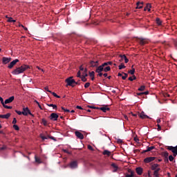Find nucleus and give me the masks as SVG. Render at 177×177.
<instances>
[{
    "mask_svg": "<svg viewBox=\"0 0 177 177\" xmlns=\"http://www.w3.org/2000/svg\"><path fill=\"white\" fill-rule=\"evenodd\" d=\"M29 68L28 65H22L21 66H19L15 69L13 71H12V74L14 75H18L19 74L23 73L24 71H26L27 69Z\"/></svg>",
    "mask_w": 177,
    "mask_h": 177,
    "instance_id": "obj_1",
    "label": "nucleus"
},
{
    "mask_svg": "<svg viewBox=\"0 0 177 177\" xmlns=\"http://www.w3.org/2000/svg\"><path fill=\"white\" fill-rule=\"evenodd\" d=\"M67 167L71 169H75L78 167V162L77 160L71 161L69 164L64 167V168Z\"/></svg>",
    "mask_w": 177,
    "mask_h": 177,
    "instance_id": "obj_2",
    "label": "nucleus"
},
{
    "mask_svg": "<svg viewBox=\"0 0 177 177\" xmlns=\"http://www.w3.org/2000/svg\"><path fill=\"white\" fill-rule=\"evenodd\" d=\"M136 42L140 44L141 46L149 44V40L147 39H144L142 37H136Z\"/></svg>",
    "mask_w": 177,
    "mask_h": 177,
    "instance_id": "obj_3",
    "label": "nucleus"
},
{
    "mask_svg": "<svg viewBox=\"0 0 177 177\" xmlns=\"http://www.w3.org/2000/svg\"><path fill=\"white\" fill-rule=\"evenodd\" d=\"M65 82L67 83L66 86H75L74 84L75 83V80H73V77H68L66 80H65Z\"/></svg>",
    "mask_w": 177,
    "mask_h": 177,
    "instance_id": "obj_4",
    "label": "nucleus"
},
{
    "mask_svg": "<svg viewBox=\"0 0 177 177\" xmlns=\"http://www.w3.org/2000/svg\"><path fill=\"white\" fill-rule=\"evenodd\" d=\"M167 150L171 151L174 157L177 156V145L176 147H167Z\"/></svg>",
    "mask_w": 177,
    "mask_h": 177,
    "instance_id": "obj_5",
    "label": "nucleus"
},
{
    "mask_svg": "<svg viewBox=\"0 0 177 177\" xmlns=\"http://www.w3.org/2000/svg\"><path fill=\"white\" fill-rule=\"evenodd\" d=\"M40 138L42 139V140H48V139H51L52 140H54L55 142L57 141L56 138L55 137L53 136H44L42 134H40Z\"/></svg>",
    "mask_w": 177,
    "mask_h": 177,
    "instance_id": "obj_6",
    "label": "nucleus"
},
{
    "mask_svg": "<svg viewBox=\"0 0 177 177\" xmlns=\"http://www.w3.org/2000/svg\"><path fill=\"white\" fill-rule=\"evenodd\" d=\"M49 118L52 121L55 122L59 118V115H57L56 113H52L51 115H50Z\"/></svg>",
    "mask_w": 177,
    "mask_h": 177,
    "instance_id": "obj_7",
    "label": "nucleus"
},
{
    "mask_svg": "<svg viewBox=\"0 0 177 177\" xmlns=\"http://www.w3.org/2000/svg\"><path fill=\"white\" fill-rule=\"evenodd\" d=\"M97 109L102 111L103 113H107V111H110L109 105H104L103 106L97 107Z\"/></svg>",
    "mask_w": 177,
    "mask_h": 177,
    "instance_id": "obj_8",
    "label": "nucleus"
},
{
    "mask_svg": "<svg viewBox=\"0 0 177 177\" xmlns=\"http://www.w3.org/2000/svg\"><path fill=\"white\" fill-rule=\"evenodd\" d=\"M19 62V59H14L13 61L10 62L8 65V68L10 69L12 68L16 65V64L18 63Z\"/></svg>",
    "mask_w": 177,
    "mask_h": 177,
    "instance_id": "obj_9",
    "label": "nucleus"
},
{
    "mask_svg": "<svg viewBox=\"0 0 177 177\" xmlns=\"http://www.w3.org/2000/svg\"><path fill=\"white\" fill-rule=\"evenodd\" d=\"M154 160H156V157H148L144 159V162L148 164L149 162H153Z\"/></svg>",
    "mask_w": 177,
    "mask_h": 177,
    "instance_id": "obj_10",
    "label": "nucleus"
},
{
    "mask_svg": "<svg viewBox=\"0 0 177 177\" xmlns=\"http://www.w3.org/2000/svg\"><path fill=\"white\" fill-rule=\"evenodd\" d=\"M75 136H77V138L78 139H80V140H84V134H82L80 131H75Z\"/></svg>",
    "mask_w": 177,
    "mask_h": 177,
    "instance_id": "obj_11",
    "label": "nucleus"
},
{
    "mask_svg": "<svg viewBox=\"0 0 177 177\" xmlns=\"http://www.w3.org/2000/svg\"><path fill=\"white\" fill-rule=\"evenodd\" d=\"M99 66V61H91L90 67L95 68Z\"/></svg>",
    "mask_w": 177,
    "mask_h": 177,
    "instance_id": "obj_12",
    "label": "nucleus"
},
{
    "mask_svg": "<svg viewBox=\"0 0 177 177\" xmlns=\"http://www.w3.org/2000/svg\"><path fill=\"white\" fill-rule=\"evenodd\" d=\"M152 171H153L154 177H159V172L161 171L160 167L156 169H152Z\"/></svg>",
    "mask_w": 177,
    "mask_h": 177,
    "instance_id": "obj_13",
    "label": "nucleus"
},
{
    "mask_svg": "<svg viewBox=\"0 0 177 177\" xmlns=\"http://www.w3.org/2000/svg\"><path fill=\"white\" fill-rule=\"evenodd\" d=\"M136 172L137 175L141 176L143 173V169L140 167H136Z\"/></svg>",
    "mask_w": 177,
    "mask_h": 177,
    "instance_id": "obj_14",
    "label": "nucleus"
},
{
    "mask_svg": "<svg viewBox=\"0 0 177 177\" xmlns=\"http://www.w3.org/2000/svg\"><path fill=\"white\" fill-rule=\"evenodd\" d=\"M22 113H26L27 115L29 114L30 115L34 117V115L31 113L30 110H29L28 107H24Z\"/></svg>",
    "mask_w": 177,
    "mask_h": 177,
    "instance_id": "obj_15",
    "label": "nucleus"
},
{
    "mask_svg": "<svg viewBox=\"0 0 177 177\" xmlns=\"http://www.w3.org/2000/svg\"><path fill=\"white\" fill-rule=\"evenodd\" d=\"M159 168H160V165H158L157 163H154L151 165V170H156Z\"/></svg>",
    "mask_w": 177,
    "mask_h": 177,
    "instance_id": "obj_16",
    "label": "nucleus"
},
{
    "mask_svg": "<svg viewBox=\"0 0 177 177\" xmlns=\"http://www.w3.org/2000/svg\"><path fill=\"white\" fill-rule=\"evenodd\" d=\"M15 97L11 96L8 99H6V101H4L5 104H8L9 103H11L12 102L14 101Z\"/></svg>",
    "mask_w": 177,
    "mask_h": 177,
    "instance_id": "obj_17",
    "label": "nucleus"
},
{
    "mask_svg": "<svg viewBox=\"0 0 177 177\" xmlns=\"http://www.w3.org/2000/svg\"><path fill=\"white\" fill-rule=\"evenodd\" d=\"M139 117H140L141 119L150 118L147 115H145V113H144V111H142L140 114H139Z\"/></svg>",
    "mask_w": 177,
    "mask_h": 177,
    "instance_id": "obj_18",
    "label": "nucleus"
},
{
    "mask_svg": "<svg viewBox=\"0 0 177 177\" xmlns=\"http://www.w3.org/2000/svg\"><path fill=\"white\" fill-rule=\"evenodd\" d=\"M11 61L10 57H3V64H8Z\"/></svg>",
    "mask_w": 177,
    "mask_h": 177,
    "instance_id": "obj_19",
    "label": "nucleus"
},
{
    "mask_svg": "<svg viewBox=\"0 0 177 177\" xmlns=\"http://www.w3.org/2000/svg\"><path fill=\"white\" fill-rule=\"evenodd\" d=\"M143 7V2L142 1H138L136 3V9H142Z\"/></svg>",
    "mask_w": 177,
    "mask_h": 177,
    "instance_id": "obj_20",
    "label": "nucleus"
},
{
    "mask_svg": "<svg viewBox=\"0 0 177 177\" xmlns=\"http://www.w3.org/2000/svg\"><path fill=\"white\" fill-rule=\"evenodd\" d=\"M102 71H104V67L102 66H97V68H96L95 69L96 73H102Z\"/></svg>",
    "mask_w": 177,
    "mask_h": 177,
    "instance_id": "obj_21",
    "label": "nucleus"
},
{
    "mask_svg": "<svg viewBox=\"0 0 177 177\" xmlns=\"http://www.w3.org/2000/svg\"><path fill=\"white\" fill-rule=\"evenodd\" d=\"M11 114L10 113L6 115H0V118L8 119L10 117Z\"/></svg>",
    "mask_w": 177,
    "mask_h": 177,
    "instance_id": "obj_22",
    "label": "nucleus"
},
{
    "mask_svg": "<svg viewBox=\"0 0 177 177\" xmlns=\"http://www.w3.org/2000/svg\"><path fill=\"white\" fill-rule=\"evenodd\" d=\"M151 6L150 3H147L145 8H144V11L148 10V12L151 11Z\"/></svg>",
    "mask_w": 177,
    "mask_h": 177,
    "instance_id": "obj_23",
    "label": "nucleus"
},
{
    "mask_svg": "<svg viewBox=\"0 0 177 177\" xmlns=\"http://www.w3.org/2000/svg\"><path fill=\"white\" fill-rule=\"evenodd\" d=\"M102 154H103V156H106L109 157L111 156V153L109 150H104Z\"/></svg>",
    "mask_w": 177,
    "mask_h": 177,
    "instance_id": "obj_24",
    "label": "nucleus"
},
{
    "mask_svg": "<svg viewBox=\"0 0 177 177\" xmlns=\"http://www.w3.org/2000/svg\"><path fill=\"white\" fill-rule=\"evenodd\" d=\"M120 58H121L122 60H124L126 64H127V63L129 62V59H128V58L126 57V55H120Z\"/></svg>",
    "mask_w": 177,
    "mask_h": 177,
    "instance_id": "obj_25",
    "label": "nucleus"
},
{
    "mask_svg": "<svg viewBox=\"0 0 177 177\" xmlns=\"http://www.w3.org/2000/svg\"><path fill=\"white\" fill-rule=\"evenodd\" d=\"M15 112L17 113V114L21 115V114L24 115V116H27V113L26 112H23V111H15Z\"/></svg>",
    "mask_w": 177,
    "mask_h": 177,
    "instance_id": "obj_26",
    "label": "nucleus"
},
{
    "mask_svg": "<svg viewBox=\"0 0 177 177\" xmlns=\"http://www.w3.org/2000/svg\"><path fill=\"white\" fill-rule=\"evenodd\" d=\"M88 75H90V77H91V80L92 81H94V80H95V72L94 71H92V72H90L89 73H88Z\"/></svg>",
    "mask_w": 177,
    "mask_h": 177,
    "instance_id": "obj_27",
    "label": "nucleus"
},
{
    "mask_svg": "<svg viewBox=\"0 0 177 177\" xmlns=\"http://www.w3.org/2000/svg\"><path fill=\"white\" fill-rule=\"evenodd\" d=\"M35 161L37 164H41L42 163V161L41 160V159H39L37 156H35Z\"/></svg>",
    "mask_w": 177,
    "mask_h": 177,
    "instance_id": "obj_28",
    "label": "nucleus"
},
{
    "mask_svg": "<svg viewBox=\"0 0 177 177\" xmlns=\"http://www.w3.org/2000/svg\"><path fill=\"white\" fill-rule=\"evenodd\" d=\"M111 71V67L110 66H105L104 67V72H109Z\"/></svg>",
    "mask_w": 177,
    "mask_h": 177,
    "instance_id": "obj_29",
    "label": "nucleus"
},
{
    "mask_svg": "<svg viewBox=\"0 0 177 177\" xmlns=\"http://www.w3.org/2000/svg\"><path fill=\"white\" fill-rule=\"evenodd\" d=\"M82 77H88L87 68H85L84 71H83Z\"/></svg>",
    "mask_w": 177,
    "mask_h": 177,
    "instance_id": "obj_30",
    "label": "nucleus"
},
{
    "mask_svg": "<svg viewBox=\"0 0 177 177\" xmlns=\"http://www.w3.org/2000/svg\"><path fill=\"white\" fill-rule=\"evenodd\" d=\"M41 123H42L43 126H45V127H46L48 124L47 120L46 119H42Z\"/></svg>",
    "mask_w": 177,
    "mask_h": 177,
    "instance_id": "obj_31",
    "label": "nucleus"
},
{
    "mask_svg": "<svg viewBox=\"0 0 177 177\" xmlns=\"http://www.w3.org/2000/svg\"><path fill=\"white\" fill-rule=\"evenodd\" d=\"M126 68V66H124V64H123V63H121V64L119 65V66H118L119 70H122L123 68Z\"/></svg>",
    "mask_w": 177,
    "mask_h": 177,
    "instance_id": "obj_32",
    "label": "nucleus"
},
{
    "mask_svg": "<svg viewBox=\"0 0 177 177\" xmlns=\"http://www.w3.org/2000/svg\"><path fill=\"white\" fill-rule=\"evenodd\" d=\"M146 86L145 85H142L140 87H139L138 91H145Z\"/></svg>",
    "mask_w": 177,
    "mask_h": 177,
    "instance_id": "obj_33",
    "label": "nucleus"
},
{
    "mask_svg": "<svg viewBox=\"0 0 177 177\" xmlns=\"http://www.w3.org/2000/svg\"><path fill=\"white\" fill-rule=\"evenodd\" d=\"M156 147L152 146V147H147V151H151V150H153Z\"/></svg>",
    "mask_w": 177,
    "mask_h": 177,
    "instance_id": "obj_34",
    "label": "nucleus"
},
{
    "mask_svg": "<svg viewBox=\"0 0 177 177\" xmlns=\"http://www.w3.org/2000/svg\"><path fill=\"white\" fill-rule=\"evenodd\" d=\"M135 71H136V69L133 68L131 71H129L128 73L131 74V75H133V74H135Z\"/></svg>",
    "mask_w": 177,
    "mask_h": 177,
    "instance_id": "obj_35",
    "label": "nucleus"
},
{
    "mask_svg": "<svg viewBox=\"0 0 177 177\" xmlns=\"http://www.w3.org/2000/svg\"><path fill=\"white\" fill-rule=\"evenodd\" d=\"M156 24H157L158 26H161L162 21H161V20H160V18H156Z\"/></svg>",
    "mask_w": 177,
    "mask_h": 177,
    "instance_id": "obj_36",
    "label": "nucleus"
},
{
    "mask_svg": "<svg viewBox=\"0 0 177 177\" xmlns=\"http://www.w3.org/2000/svg\"><path fill=\"white\" fill-rule=\"evenodd\" d=\"M7 21H8L10 23H15L16 20H14L13 18L10 17V18H8V20H7Z\"/></svg>",
    "mask_w": 177,
    "mask_h": 177,
    "instance_id": "obj_37",
    "label": "nucleus"
},
{
    "mask_svg": "<svg viewBox=\"0 0 177 177\" xmlns=\"http://www.w3.org/2000/svg\"><path fill=\"white\" fill-rule=\"evenodd\" d=\"M128 172L131 174H129V176H131V177H133L135 176V172H133V171L128 170Z\"/></svg>",
    "mask_w": 177,
    "mask_h": 177,
    "instance_id": "obj_38",
    "label": "nucleus"
},
{
    "mask_svg": "<svg viewBox=\"0 0 177 177\" xmlns=\"http://www.w3.org/2000/svg\"><path fill=\"white\" fill-rule=\"evenodd\" d=\"M62 110L64 111V113H70V110L65 109V107L62 106Z\"/></svg>",
    "mask_w": 177,
    "mask_h": 177,
    "instance_id": "obj_39",
    "label": "nucleus"
},
{
    "mask_svg": "<svg viewBox=\"0 0 177 177\" xmlns=\"http://www.w3.org/2000/svg\"><path fill=\"white\" fill-rule=\"evenodd\" d=\"M129 81H131L133 82V80H136V77L135 75H133V77H129Z\"/></svg>",
    "mask_w": 177,
    "mask_h": 177,
    "instance_id": "obj_40",
    "label": "nucleus"
},
{
    "mask_svg": "<svg viewBox=\"0 0 177 177\" xmlns=\"http://www.w3.org/2000/svg\"><path fill=\"white\" fill-rule=\"evenodd\" d=\"M124 76H122V80H125L128 77V74L123 73Z\"/></svg>",
    "mask_w": 177,
    "mask_h": 177,
    "instance_id": "obj_41",
    "label": "nucleus"
},
{
    "mask_svg": "<svg viewBox=\"0 0 177 177\" xmlns=\"http://www.w3.org/2000/svg\"><path fill=\"white\" fill-rule=\"evenodd\" d=\"M169 156V153L167 151H165L163 153V157H165V158H168Z\"/></svg>",
    "mask_w": 177,
    "mask_h": 177,
    "instance_id": "obj_42",
    "label": "nucleus"
},
{
    "mask_svg": "<svg viewBox=\"0 0 177 177\" xmlns=\"http://www.w3.org/2000/svg\"><path fill=\"white\" fill-rule=\"evenodd\" d=\"M80 78L82 79V81L83 82H86V81H87L86 77H85V76H82V77H81Z\"/></svg>",
    "mask_w": 177,
    "mask_h": 177,
    "instance_id": "obj_43",
    "label": "nucleus"
},
{
    "mask_svg": "<svg viewBox=\"0 0 177 177\" xmlns=\"http://www.w3.org/2000/svg\"><path fill=\"white\" fill-rule=\"evenodd\" d=\"M13 128H14V129L16 130V131L20 130V128H19V127H18L17 124H14V125H13Z\"/></svg>",
    "mask_w": 177,
    "mask_h": 177,
    "instance_id": "obj_44",
    "label": "nucleus"
},
{
    "mask_svg": "<svg viewBox=\"0 0 177 177\" xmlns=\"http://www.w3.org/2000/svg\"><path fill=\"white\" fill-rule=\"evenodd\" d=\"M3 106L4 107V109H11L12 108L11 106H8V105H6L5 104H3Z\"/></svg>",
    "mask_w": 177,
    "mask_h": 177,
    "instance_id": "obj_45",
    "label": "nucleus"
},
{
    "mask_svg": "<svg viewBox=\"0 0 177 177\" xmlns=\"http://www.w3.org/2000/svg\"><path fill=\"white\" fill-rule=\"evenodd\" d=\"M51 93H52L53 96H54L55 97L61 98V96L57 95V94L56 93L51 92Z\"/></svg>",
    "mask_w": 177,
    "mask_h": 177,
    "instance_id": "obj_46",
    "label": "nucleus"
},
{
    "mask_svg": "<svg viewBox=\"0 0 177 177\" xmlns=\"http://www.w3.org/2000/svg\"><path fill=\"white\" fill-rule=\"evenodd\" d=\"M88 149L92 151H94V148L91 145H88Z\"/></svg>",
    "mask_w": 177,
    "mask_h": 177,
    "instance_id": "obj_47",
    "label": "nucleus"
},
{
    "mask_svg": "<svg viewBox=\"0 0 177 177\" xmlns=\"http://www.w3.org/2000/svg\"><path fill=\"white\" fill-rule=\"evenodd\" d=\"M174 156H169V160L170 161V162H173L174 161Z\"/></svg>",
    "mask_w": 177,
    "mask_h": 177,
    "instance_id": "obj_48",
    "label": "nucleus"
},
{
    "mask_svg": "<svg viewBox=\"0 0 177 177\" xmlns=\"http://www.w3.org/2000/svg\"><path fill=\"white\" fill-rule=\"evenodd\" d=\"M89 86H90V83L89 82L85 83V85H84L85 88H89Z\"/></svg>",
    "mask_w": 177,
    "mask_h": 177,
    "instance_id": "obj_49",
    "label": "nucleus"
},
{
    "mask_svg": "<svg viewBox=\"0 0 177 177\" xmlns=\"http://www.w3.org/2000/svg\"><path fill=\"white\" fill-rule=\"evenodd\" d=\"M80 71H79L77 73V77H82V75H81Z\"/></svg>",
    "mask_w": 177,
    "mask_h": 177,
    "instance_id": "obj_50",
    "label": "nucleus"
},
{
    "mask_svg": "<svg viewBox=\"0 0 177 177\" xmlns=\"http://www.w3.org/2000/svg\"><path fill=\"white\" fill-rule=\"evenodd\" d=\"M109 66V65L105 62V63H103L102 65H100V66H102L103 68H104V67H107Z\"/></svg>",
    "mask_w": 177,
    "mask_h": 177,
    "instance_id": "obj_51",
    "label": "nucleus"
},
{
    "mask_svg": "<svg viewBox=\"0 0 177 177\" xmlns=\"http://www.w3.org/2000/svg\"><path fill=\"white\" fill-rule=\"evenodd\" d=\"M0 102H1V103L2 105H4V104H5V102H3V98L0 97Z\"/></svg>",
    "mask_w": 177,
    "mask_h": 177,
    "instance_id": "obj_52",
    "label": "nucleus"
},
{
    "mask_svg": "<svg viewBox=\"0 0 177 177\" xmlns=\"http://www.w3.org/2000/svg\"><path fill=\"white\" fill-rule=\"evenodd\" d=\"M111 167H113V168H115L116 169L118 168L117 165H115V163L111 164Z\"/></svg>",
    "mask_w": 177,
    "mask_h": 177,
    "instance_id": "obj_53",
    "label": "nucleus"
},
{
    "mask_svg": "<svg viewBox=\"0 0 177 177\" xmlns=\"http://www.w3.org/2000/svg\"><path fill=\"white\" fill-rule=\"evenodd\" d=\"M117 142H118V144L121 145V144H122V140H121V139H118Z\"/></svg>",
    "mask_w": 177,
    "mask_h": 177,
    "instance_id": "obj_54",
    "label": "nucleus"
},
{
    "mask_svg": "<svg viewBox=\"0 0 177 177\" xmlns=\"http://www.w3.org/2000/svg\"><path fill=\"white\" fill-rule=\"evenodd\" d=\"M174 44L175 48H176V49H177V39L174 41Z\"/></svg>",
    "mask_w": 177,
    "mask_h": 177,
    "instance_id": "obj_55",
    "label": "nucleus"
},
{
    "mask_svg": "<svg viewBox=\"0 0 177 177\" xmlns=\"http://www.w3.org/2000/svg\"><path fill=\"white\" fill-rule=\"evenodd\" d=\"M12 124H14L15 125V124H17V119L15 118H13V121L12 122Z\"/></svg>",
    "mask_w": 177,
    "mask_h": 177,
    "instance_id": "obj_56",
    "label": "nucleus"
},
{
    "mask_svg": "<svg viewBox=\"0 0 177 177\" xmlns=\"http://www.w3.org/2000/svg\"><path fill=\"white\" fill-rule=\"evenodd\" d=\"M85 68L82 66H80V71H84Z\"/></svg>",
    "mask_w": 177,
    "mask_h": 177,
    "instance_id": "obj_57",
    "label": "nucleus"
},
{
    "mask_svg": "<svg viewBox=\"0 0 177 177\" xmlns=\"http://www.w3.org/2000/svg\"><path fill=\"white\" fill-rule=\"evenodd\" d=\"M6 146H3L2 147L0 148V151H3V150H6Z\"/></svg>",
    "mask_w": 177,
    "mask_h": 177,
    "instance_id": "obj_58",
    "label": "nucleus"
},
{
    "mask_svg": "<svg viewBox=\"0 0 177 177\" xmlns=\"http://www.w3.org/2000/svg\"><path fill=\"white\" fill-rule=\"evenodd\" d=\"M88 108L93 109H97V107H95L93 106H88Z\"/></svg>",
    "mask_w": 177,
    "mask_h": 177,
    "instance_id": "obj_59",
    "label": "nucleus"
},
{
    "mask_svg": "<svg viewBox=\"0 0 177 177\" xmlns=\"http://www.w3.org/2000/svg\"><path fill=\"white\" fill-rule=\"evenodd\" d=\"M44 90L46 91L47 92L52 93L51 91L48 90V87H45Z\"/></svg>",
    "mask_w": 177,
    "mask_h": 177,
    "instance_id": "obj_60",
    "label": "nucleus"
},
{
    "mask_svg": "<svg viewBox=\"0 0 177 177\" xmlns=\"http://www.w3.org/2000/svg\"><path fill=\"white\" fill-rule=\"evenodd\" d=\"M138 96H143L144 94L142 93H136Z\"/></svg>",
    "mask_w": 177,
    "mask_h": 177,
    "instance_id": "obj_61",
    "label": "nucleus"
},
{
    "mask_svg": "<svg viewBox=\"0 0 177 177\" xmlns=\"http://www.w3.org/2000/svg\"><path fill=\"white\" fill-rule=\"evenodd\" d=\"M157 129L158 130V131H161V126L160 125H159V124H157Z\"/></svg>",
    "mask_w": 177,
    "mask_h": 177,
    "instance_id": "obj_62",
    "label": "nucleus"
},
{
    "mask_svg": "<svg viewBox=\"0 0 177 177\" xmlns=\"http://www.w3.org/2000/svg\"><path fill=\"white\" fill-rule=\"evenodd\" d=\"M76 108L77 109L84 110V109L82 106H79V105H77Z\"/></svg>",
    "mask_w": 177,
    "mask_h": 177,
    "instance_id": "obj_63",
    "label": "nucleus"
},
{
    "mask_svg": "<svg viewBox=\"0 0 177 177\" xmlns=\"http://www.w3.org/2000/svg\"><path fill=\"white\" fill-rule=\"evenodd\" d=\"M103 75H104V74H103L102 72H100V73H98V74H97V75L100 76V77H102Z\"/></svg>",
    "mask_w": 177,
    "mask_h": 177,
    "instance_id": "obj_64",
    "label": "nucleus"
}]
</instances>
